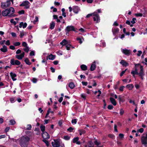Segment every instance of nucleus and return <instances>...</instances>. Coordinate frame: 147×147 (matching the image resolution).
Returning <instances> with one entry per match:
<instances>
[{
    "instance_id": "09e8293b",
    "label": "nucleus",
    "mask_w": 147,
    "mask_h": 147,
    "mask_svg": "<svg viewBox=\"0 0 147 147\" xmlns=\"http://www.w3.org/2000/svg\"><path fill=\"white\" fill-rule=\"evenodd\" d=\"M142 52L141 51H138V53L137 54V55L138 56H140L141 54H142Z\"/></svg>"
},
{
    "instance_id": "6ab92c4d",
    "label": "nucleus",
    "mask_w": 147,
    "mask_h": 147,
    "mask_svg": "<svg viewBox=\"0 0 147 147\" xmlns=\"http://www.w3.org/2000/svg\"><path fill=\"white\" fill-rule=\"evenodd\" d=\"M0 50L4 53L6 52L7 51V47L5 45H3V47L0 49Z\"/></svg>"
},
{
    "instance_id": "de8ad7c7",
    "label": "nucleus",
    "mask_w": 147,
    "mask_h": 147,
    "mask_svg": "<svg viewBox=\"0 0 147 147\" xmlns=\"http://www.w3.org/2000/svg\"><path fill=\"white\" fill-rule=\"evenodd\" d=\"M22 45L25 47H27V44L25 42H23L22 43Z\"/></svg>"
},
{
    "instance_id": "5fc2aeb1",
    "label": "nucleus",
    "mask_w": 147,
    "mask_h": 147,
    "mask_svg": "<svg viewBox=\"0 0 147 147\" xmlns=\"http://www.w3.org/2000/svg\"><path fill=\"white\" fill-rule=\"evenodd\" d=\"M71 122L72 123L76 124L77 123V120L76 119H72L71 121Z\"/></svg>"
},
{
    "instance_id": "e2e57ef3",
    "label": "nucleus",
    "mask_w": 147,
    "mask_h": 147,
    "mask_svg": "<svg viewBox=\"0 0 147 147\" xmlns=\"http://www.w3.org/2000/svg\"><path fill=\"white\" fill-rule=\"evenodd\" d=\"M125 87L124 86H122L119 89V90L120 91H123V89H124V88Z\"/></svg>"
},
{
    "instance_id": "49530a36",
    "label": "nucleus",
    "mask_w": 147,
    "mask_h": 147,
    "mask_svg": "<svg viewBox=\"0 0 147 147\" xmlns=\"http://www.w3.org/2000/svg\"><path fill=\"white\" fill-rule=\"evenodd\" d=\"M50 108H49L48 109V110L47 111V113L46 115L45 116V117L46 118H47V117L48 116V115L50 113Z\"/></svg>"
},
{
    "instance_id": "20e7f679",
    "label": "nucleus",
    "mask_w": 147,
    "mask_h": 147,
    "mask_svg": "<svg viewBox=\"0 0 147 147\" xmlns=\"http://www.w3.org/2000/svg\"><path fill=\"white\" fill-rule=\"evenodd\" d=\"M52 144L54 147H59L60 145V140L59 139L54 140L52 142Z\"/></svg>"
},
{
    "instance_id": "7ed1b4c3",
    "label": "nucleus",
    "mask_w": 147,
    "mask_h": 147,
    "mask_svg": "<svg viewBox=\"0 0 147 147\" xmlns=\"http://www.w3.org/2000/svg\"><path fill=\"white\" fill-rule=\"evenodd\" d=\"M141 140L142 144L144 145H146L147 144V133L146 134H143Z\"/></svg>"
},
{
    "instance_id": "9b49d317",
    "label": "nucleus",
    "mask_w": 147,
    "mask_h": 147,
    "mask_svg": "<svg viewBox=\"0 0 147 147\" xmlns=\"http://www.w3.org/2000/svg\"><path fill=\"white\" fill-rule=\"evenodd\" d=\"M8 10L9 16L10 17L14 13L15 11L14 8L12 7H11L9 9H7Z\"/></svg>"
},
{
    "instance_id": "423d86ee",
    "label": "nucleus",
    "mask_w": 147,
    "mask_h": 147,
    "mask_svg": "<svg viewBox=\"0 0 147 147\" xmlns=\"http://www.w3.org/2000/svg\"><path fill=\"white\" fill-rule=\"evenodd\" d=\"M138 67H140V72L139 73H138V74L141 77V79H143V78L142 76L145 75V74L143 71V66L140 64V65L138 66Z\"/></svg>"
},
{
    "instance_id": "4c0bfd02",
    "label": "nucleus",
    "mask_w": 147,
    "mask_h": 147,
    "mask_svg": "<svg viewBox=\"0 0 147 147\" xmlns=\"http://www.w3.org/2000/svg\"><path fill=\"white\" fill-rule=\"evenodd\" d=\"M38 17L36 16L35 17V20L33 21V23L34 24H35L36 22H38Z\"/></svg>"
},
{
    "instance_id": "2f4dec72",
    "label": "nucleus",
    "mask_w": 147,
    "mask_h": 147,
    "mask_svg": "<svg viewBox=\"0 0 147 147\" xmlns=\"http://www.w3.org/2000/svg\"><path fill=\"white\" fill-rule=\"evenodd\" d=\"M24 61L28 65H30L31 64V63L29 61V59L27 58L25 59Z\"/></svg>"
},
{
    "instance_id": "f257e3e1",
    "label": "nucleus",
    "mask_w": 147,
    "mask_h": 147,
    "mask_svg": "<svg viewBox=\"0 0 147 147\" xmlns=\"http://www.w3.org/2000/svg\"><path fill=\"white\" fill-rule=\"evenodd\" d=\"M30 139L27 136H22L20 140V144L22 147H26V143L29 141Z\"/></svg>"
},
{
    "instance_id": "393cba45",
    "label": "nucleus",
    "mask_w": 147,
    "mask_h": 147,
    "mask_svg": "<svg viewBox=\"0 0 147 147\" xmlns=\"http://www.w3.org/2000/svg\"><path fill=\"white\" fill-rule=\"evenodd\" d=\"M80 67L84 71L86 70L87 69V66L85 65H81Z\"/></svg>"
},
{
    "instance_id": "8fccbe9b",
    "label": "nucleus",
    "mask_w": 147,
    "mask_h": 147,
    "mask_svg": "<svg viewBox=\"0 0 147 147\" xmlns=\"http://www.w3.org/2000/svg\"><path fill=\"white\" fill-rule=\"evenodd\" d=\"M127 70V69H126L124 71H122L120 73V76H122L123 74L125 73V71H126V70Z\"/></svg>"
},
{
    "instance_id": "72a5a7b5",
    "label": "nucleus",
    "mask_w": 147,
    "mask_h": 147,
    "mask_svg": "<svg viewBox=\"0 0 147 147\" xmlns=\"http://www.w3.org/2000/svg\"><path fill=\"white\" fill-rule=\"evenodd\" d=\"M25 33H26L24 32H21L20 33V37L22 38L23 37V36L25 35Z\"/></svg>"
},
{
    "instance_id": "5701e85b",
    "label": "nucleus",
    "mask_w": 147,
    "mask_h": 147,
    "mask_svg": "<svg viewBox=\"0 0 147 147\" xmlns=\"http://www.w3.org/2000/svg\"><path fill=\"white\" fill-rule=\"evenodd\" d=\"M55 57V55H53L52 54H51L48 56V58L49 59L51 60H54Z\"/></svg>"
},
{
    "instance_id": "dca6fc26",
    "label": "nucleus",
    "mask_w": 147,
    "mask_h": 147,
    "mask_svg": "<svg viewBox=\"0 0 147 147\" xmlns=\"http://www.w3.org/2000/svg\"><path fill=\"white\" fill-rule=\"evenodd\" d=\"M122 51L123 53L126 55H129L130 53L129 50L126 49H123L122 50Z\"/></svg>"
},
{
    "instance_id": "c756f323",
    "label": "nucleus",
    "mask_w": 147,
    "mask_h": 147,
    "mask_svg": "<svg viewBox=\"0 0 147 147\" xmlns=\"http://www.w3.org/2000/svg\"><path fill=\"white\" fill-rule=\"evenodd\" d=\"M69 86L71 89H73L75 87L74 84L73 82H70L69 84Z\"/></svg>"
},
{
    "instance_id": "f8f14e48",
    "label": "nucleus",
    "mask_w": 147,
    "mask_h": 147,
    "mask_svg": "<svg viewBox=\"0 0 147 147\" xmlns=\"http://www.w3.org/2000/svg\"><path fill=\"white\" fill-rule=\"evenodd\" d=\"M25 55L24 52H23L20 55H16L15 56L19 60L22 59L24 57Z\"/></svg>"
},
{
    "instance_id": "774afa93",
    "label": "nucleus",
    "mask_w": 147,
    "mask_h": 147,
    "mask_svg": "<svg viewBox=\"0 0 147 147\" xmlns=\"http://www.w3.org/2000/svg\"><path fill=\"white\" fill-rule=\"evenodd\" d=\"M34 51H31L30 53V56H34Z\"/></svg>"
},
{
    "instance_id": "ea45409f",
    "label": "nucleus",
    "mask_w": 147,
    "mask_h": 147,
    "mask_svg": "<svg viewBox=\"0 0 147 147\" xmlns=\"http://www.w3.org/2000/svg\"><path fill=\"white\" fill-rule=\"evenodd\" d=\"M45 126H44L42 125L40 126V128L41 129V130L42 131H43L45 130Z\"/></svg>"
},
{
    "instance_id": "e433bc0d",
    "label": "nucleus",
    "mask_w": 147,
    "mask_h": 147,
    "mask_svg": "<svg viewBox=\"0 0 147 147\" xmlns=\"http://www.w3.org/2000/svg\"><path fill=\"white\" fill-rule=\"evenodd\" d=\"M32 128V126L31 125L28 124L27 125V127L26 128V129L30 130Z\"/></svg>"
},
{
    "instance_id": "c9c22d12",
    "label": "nucleus",
    "mask_w": 147,
    "mask_h": 147,
    "mask_svg": "<svg viewBox=\"0 0 147 147\" xmlns=\"http://www.w3.org/2000/svg\"><path fill=\"white\" fill-rule=\"evenodd\" d=\"M23 50L26 52L28 53L29 51V49L28 47H26L23 49Z\"/></svg>"
},
{
    "instance_id": "bb28decb",
    "label": "nucleus",
    "mask_w": 147,
    "mask_h": 147,
    "mask_svg": "<svg viewBox=\"0 0 147 147\" xmlns=\"http://www.w3.org/2000/svg\"><path fill=\"white\" fill-rule=\"evenodd\" d=\"M55 26V23L53 22H52L50 24V28L51 29H53Z\"/></svg>"
},
{
    "instance_id": "0eeeda50",
    "label": "nucleus",
    "mask_w": 147,
    "mask_h": 147,
    "mask_svg": "<svg viewBox=\"0 0 147 147\" xmlns=\"http://www.w3.org/2000/svg\"><path fill=\"white\" fill-rule=\"evenodd\" d=\"M10 63L13 65H19L21 64V63L18 60H15L13 59H11Z\"/></svg>"
},
{
    "instance_id": "0e129e2a",
    "label": "nucleus",
    "mask_w": 147,
    "mask_h": 147,
    "mask_svg": "<svg viewBox=\"0 0 147 147\" xmlns=\"http://www.w3.org/2000/svg\"><path fill=\"white\" fill-rule=\"evenodd\" d=\"M117 125H114V130L115 131L117 132H118L117 129Z\"/></svg>"
},
{
    "instance_id": "4468645a",
    "label": "nucleus",
    "mask_w": 147,
    "mask_h": 147,
    "mask_svg": "<svg viewBox=\"0 0 147 147\" xmlns=\"http://www.w3.org/2000/svg\"><path fill=\"white\" fill-rule=\"evenodd\" d=\"M27 25V24L26 23H24L23 22H21L19 24V27L20 28L22 27L23 28H26Z\"/></svg>"
},
{
    "instance_id": "4d7b16f0",
    "label": "nucleus",
    "mask_w": 147,
    "mask_h": 147,
    "mask_svg": "<svg viewBox=\"0 0 147 147\" xmlns=\"http://www.w3.org/2000/svg\"><path fill=\"white\" fill-rule=\"evenodd\" d=\"M18 13L20 15L23 14L24 13V11L23 10H22L19 11Z\"/></svg>"
},
{
    "instance_id": "a211bd4d",
    "label": "nucleus",
    "mask_w": 147,
    "mask_h": 147,
    "mask_svg": "<svg viewBox=\"0 0 147 147\" xmlns=\"http://www.w3.org/2000/svg\"><path fill=\"white\" fill-rule=\"evenodd\" d=\"M10 75L13 81H15L16 80V79L15 78L16 76L15 74L12 72H11L10 73Z\"/></svg>"
},
{
    "instance_id": "864d4df0",
    "label": "nucleus",
    "mask_w": 147,
    "mask_h": 147,
    "mask_svg": "<svg viewBox=\"0 0 147 147\" xmlns=\"http://www.w3.org/2000/svg\"><path fill=\"white\" fill-rule=\"evenodd\" d=\"M129 102L130 103H132L134 105L136 106V105L135 104V102L134 101L131 100V99H129Z\"/></svg>"
},
{
    "instance_id": "2eb2a0df",
    "label": "nucleus",
    "mask_w": 147,
    "mask_h": 147,
    "mask_svg": "<svg viewBox=\"0 0 147 147\" xmlns=\"http://www.w3.org/2000/svg\"><path fill=\"white\" fill-rule=\"evenodd\" d=\"M8 10L7 9H5V11H3L2 12V15L3 16H9V14L8 13Z\"/></svg>"
},
{
    "instance_id": "6e6552de",
    "label": "nucleus",
    "mask_w": 147,
    "mask_h": 147,
    "mask_svg": "<svg viewBox=\"0 0 147 147\" xmlns=\"http://www.w3.org/2000/svg\"><path fill=\"white\" fill-rule=\"evenodd\" d=\"M30 3L27 1L23 2L20 5V6H24L25 8L26 9L28 8L29 7Z\"/></svg>"
},
{
    "instance_id": "f704fd0d",
    "label": "nucleus",
    "mask_w": 147,
    "mask_h": 147,
    "mask_svg": "<svg viewBox=\"0 0 147 147\" xmlns=\"http://www.w3.org/2000/svg\"><path fill=\"white\" fill-rule=\"evenodd\" d=\"M79 139V138L78 137L74 138L73 140V142L74 143H76L78 141Z\"/></svg>"
},
{
    "instance_id": "338daca9",
    "label": "nucleus",
    "mask_w": 147,
    "mask_h": 147,
    "mask_svg": "<svg viewBox=\"0 0 147 147\" xmlns=\"http://www.w3.org/2000/svg\"><path fill=\"white\" fill-rule=\"evenodd\" d=\"M118 99L120 102H123L124 101L122 100L121 97L120 96H119Z\"/></svg>"
},
{
    "instance_id": "bf43d9fd",
    "label": "nucleus",
    "mask_w": 147,
    "mask_h": 147,
    "mask_svg": "<svg viewBox=\"0 0 147 147\" xmlns=\"http://www.w3.org/2000/svg\"><path fill=\"white\" fill-rule=\"evenodd\" d=\"M136 19L135 18H134L132 19V20L131 21V22L133 24H134L135 23V21L136 20Z\"/></svg>"
},
{
    "instance_id": "f3484780",
    "label": "nucleus",
    "mask_w": 147,
    "mask_h": 147,
    "mask_svg": "<svg viewBox=\"0 0 147 147\" xmlns=\"http://www.w3.org/2000/svg\"><path fill=\"white\" fill-rule=\"evenodd\" d=\"M79 10V9L78 7L77 6H74L73 8V10L74 12L76 13H77Z\"/></svg>"
},
{
    "instance_id": "c03bdc74",
    "label": "nucleus",
    "mask_w": 147,
    "mask_h": 147,
    "mask_svg": "<svg viewBox=\"0 0 147 147\" xmlns=\"http://www.w3.org/2000/svg\"><path fill=\"white\" fill-rule=\"evenodd\" d=\"M144 131V129L143 128H141L138 130V132H140L141 133H142Z\"/></svg>"
},
{
    "instance_id": "9d476101",
    "label": "nucleus",
    "mask_w": 147,
    "mask_h": 147,
    "mask_svg": "<svg viewBox=\"0 0 147 147\" xmlns=\"http://www.w3.org/2000/svg\"><path fill=\"white\" fill-rule=\"evenodd\" d=\"M65 30L67 32L71 31H75V28L74 26H68L66 27Z\"/></svg>"
},
{
    "instance_id": "4be33fe9",
    "label": "nucleus",
    "mask_w": 147,
    "mask_h": 147,
    "mask_svg": "<svg viewBox=\"0 0 147 147\" xmlns=\"http://www.w3.org/2000/svg\"><path fill=\"white\" fill-rule=\"evenodd\" d=\"M110 99L111 102L113 105L115 106L117 105L116 102L114 98H110Z\"/></svg>"
},
{
    "instance_id": "a878e982",
    "label": "nucleus",
    "mask_w": 147,
    "mask_h": 147,
    "mask_svg": "<svg viewBox=\"0 0 147 147\" xmlns=\"http://www.w3.org/2000/svg\"><path fill=\"white\" fill-rule=\"evenodd\" d=\"M68 43V41L65 39L63 40L62 41L60 42V44L63 45H65Z\"/></svg>"
},
{
    "instance_id": "3c124183",
    "label": "nucleus",
    "mask_w": 147,
    "mask_h": 147,
    "mask_svg": "<svg viewBox=\"0 0 147 147\" xmlns=\"http://www.w3.org/2000/svg\"><path fill=\"white\" fill-rule=\"evenodd\" d=\"M94 143L97 146L100 144V142L96 140L94 141Z\"/></svg>"
},
{
    "instance_id": "6e6d98bb",
    "label": "nucleus",
    "mask_w": 147,
    "mask_h": 147,
    "mask_svg": "<svg viewBox=\"0 0 147 147\" xmlns=\"http://www.w3.org/2000/svg\"><path fill=\"white\" fill-rule=\"evenodd\" d=\"M124 112V111L123 109H121L120 110V115H122L123 114Z\"/></svg>"
},
{
    "instance_id": "cd10ccee",
    "label": "nucleus",
    "mask_w": 147,
    "mask_h": 147,
    "mask_svg": "<svg viewBox=\"0 0 147 147\" xmlns=\"http://www.w3.org/2000/svg\"><path fill=\"white\" fill-rule=\"evenodd\" d=\"M96 68V65L94 63L92 64L90 67V70L91 71H94Z\"/></svg>"
},
{
    "instance_id": "680f3d73",
    "label": "nucleus",
    "mask_w": 147,
    "mask_h": 147,
    "mask_svg": "<svg viewBox=\"0 0 147 147\" xmlns=\"http://www.w3.org/2000/svg\"><path fill=\"white\" fill-rule=\"evenodd\" d=\"M32 82L34 83H36L37 81V79L35 78H33L32 80Z\"/></svg>"
},
{
    "instance_id": "1a4fd4ad",
    "label": "nucleus",
    "mask_w": 147,
    "mask_h": 147,
    "mask_svg": "<svg viewBox=\"0 0 147 147\" xmlns=\"http://www.w3.org/2000/svg\"><path fill=\"white\" fill-rule=\"evenodd\" d=\"M97 15V14H96V12H94L92 13L88 14L86 16V18H89L90 16H93V20L95 21L96 20L95 18L96 17H97V18H98V16Z\"/></svg>"
},
{
    "instance_id": "a19ab883",
    "label": "nucleus",
    "mask_w": 147,
    "mask_h": 147,
    "mask_svg": "<svg viewBox=\"0 0 147 147\" xmlns=\"http://www.w3.org/2000/svg\"><path fill=\"white\" fill-rule=\"evenodd\" d=\"M45 139H44L43 140V141L46 144L47 146H48L49 145V142L48 141L45 140Z\"/></svg>"
},
{
    "instance_id": "13d9d810",
    "label": "nucleus",
    "mask_w": 147,
    "mask_h": 147,
    "mask_svg": "<svg viewBox=\"0 0 147 147\" xmlns=\"http://www.w3.org/2000/svg\"><path fill=\"white\" fill-rule=\"evenodd\" d=\"M113 107L111 105H109L108 106V108L109 109H113Z\"/></svg>"
},
{
    "instance_id": "69168bd1",
    "label": "nucleus",
    "mask_w": 147,
    "mask_h": 147,
    "mask_svg": "<svg viewBox=\"0 0 147 147\" xmlns=\"http://www.w3.org/2000/svg\"><path fill=\"white\" fill-rule=\"evenodd\" d=\"M10 22L11 23H13L15 25L16 24V22L14 21V20L13 19H11L10 20Z\"/></svg>"
},
{
    "instance_id": "a18cd8bd",
    "label": "nucleus",
    "mask_w": 147,
    "mask_h": 147,
    "mask_svg": "<svg viewBox=\"0 0 147 147\" xmlns=\"http://www.w3.org/2000/svg\"><path fill=\"white\" fill-rule=\"evenodd\" d=\"M135 15L136 17H139V16H142V14L141 13H136L135 14Z\"/></svg>"
},
{
    "instance_id": "37998d69",
    "label": "nucleus",
    "mask_w": 147,
    "mask_h": 147,
    "mask_svg": "<svg viewBox=\"0 0 147 147\" xmlns=\"http://www.w3.org/2000/svg\"><path fill=\"white\" fill-rule=\"evenodd\" d=\"M64 138L66 140H68L70 138V137L68 136H65L64 137Z\"/></svg>"
},
{
    "instance_id": "b1692460",
    "label": "nucleus",
    "mask_w": 147,
    "mask_h": 147,
    "mask_svg": "<svg viewBox=\"0 0 147 147\" xmlns=\"http://www.w3.org/2000/svg\"><path fill=\"white\" fill-rule=\"evenodd\" d=\"M96 14H97V16H98V18L97 17H96L95 18V19H96V20L95 21H94V22H95L96 23H98L99 22H100V17H99V15L97 13V12H96Z\"/></svg>"
},
{
    "instance_id": "052dcab7",
    "label": "nucleus",
    "mask_w": 147,
    "mask_h": 147,
    "mask_svg": "<svg viewBox=\"0 0 147 147\" xmlns=\"http://www.w3.org/2000/svg\"><path fill=\"white\" fill-rule=\"evenodd\" d=\"M21 50L20 49H18L16 52V53L17 54H19L21 53Z\"/></svg>"
},
{
    "instance_id": "ddd939ff",
    "label": "nucleus",
    "mask_w": 147,
    "mask_h": 147,
    "mask_svg": "<svg viewBox=\"0 0 147 147\" xmlns=\"http://www.w3.org/2000/svg\"><path fill=\"white\" fill-rule=\"evenodd\" d=\"M42 136L44 139H48L50 137L49 135L46 132H43L42 134Z\"/></svg>"
},
{
    "instance_id": "79ce46f5",
    "label": "nucleus",
    "mask_w": 147,
    "mask_h": 147,
    "mask_svg": "<svg viewBox=\"0 0 147 147\" xmlns=\"http://www.w3.org/2000/svg\"><path fill=\"white\" fill-rule=\"evenodd\" d=\"M14 45L16 46H19L20 45V42H15L14 43H13Z\"/></svg>"
},
{
    "instance_id": "58836bf2",
    "label": "nucleus",
    "mask_w": 147,
    "mask_h": 147,
    "mask_svg": "<svg viewBox=\"0 0 147 147\" xmlns=\"http://www.w3.org/2000/svg\"><path fill=\"white\" fill-rule=\"evenodd\" d=\"M10 124L11 125H14L16 123L15 121L13 120H11L10 121Z\"/></svg>"
},
{
    "instance_id": "473e14b6",
    "label": "nucleus",
    "mask_w": 147,
    "mask_h": 147,
    "mask_svg": "<svg viewBox=\"0 0 147 147\" xmlns=\"http://www.w3.org/2000/svg\"><path fill=\"white\" fill-rule=\"evenodd\" d=\"M88 146L90 147H93L94 146V144L93 142L91 141L88 142Z\"/></svg>"
},
{
    "instance_id": "f03ea898",
    "label": "nucleus",
    "mask_w": 147,
    "mask_h": 147,
    "mask_svg": "<svg viewBox=\"0 0 147 147\" xmlns=\"http://www.w3.org/2000/svg\"><path fill=\"white\" fill-rule=\"evenodd\" d=\"M13 0H7L6 2L2 3L1 7L3 8H5L8 7L11 5V3L13 4Z\"/></svg>"
},
{
    "instance_id": "aec40b11",
    "label": "nucleus",
    "mask_w": 147,
    "mask_h": 147,
    "mask_svg": "<svg viewBox=\"0 0 147 147\" xmlns=\"http://www.w3.org/2000/svg\"><path fill=\"white\" fill-rule=\"evenodd\" d=\"M119 30L117 28H113L112 30V32L114 35H115L119 32Z\"/></svg>"
},
{
    "instance_id": "412c9836",
    "label": "nucleus",
    "mask_w": 147,
    "mask_h": 147,
    "mask_svg": "<svg viewBox=\"0 0 147 147\" xmlns=\"http://www.w3.org/2000/svg\"><path fill=\"white\" fill-rule=\"evenodd\" d=\"M120 63L124 66H126L129 65L128 63L123 60H122L120 62Z\"/></svg>"
},
{
    "instance_id": "c85d7f7f",
    "label": "nucleus",
    "mask_w": 147,
    "mask_h": 147,
    "mask_svg": "<svg viewBox=\"0 0 147 147\" xmlns=\"http://www.w3.org/2000/svg\"><path fill=\"white\" fill-rule=\"evenodd\" d=\"M126 87L128 88L129 90H131L134 87V86L132 84H129L127 85L126 86Z\"/></svg>"
},
{
    "instance_id": "603ef678",
    "label": "nucleus",
    "mask_w": 147,
    "mask_h": 147,
    "mask_svg": "<svg viewBox=\"0 0 147 147\" xmlns=\"http://www.w3.org/2000/svg\"><path fill=\"white\" fill-rule=\"evenodd\" d=\"M71 47V45H68L66 46V48L67 50H69Z\"/></svg>"
},
{
    "instance_id": "7c9ffc66",
    "label": "nucleus",
    "mask_w": 147,
    "mask_h": 147,
    "mask_svg": "<svg viewBox=\"0 0 147 147\" xmlns=\"http://www.w3.org/2000/svg\"><path fill=\"white\" fill-rule=\"evenodd\" d=\"M77 39L79 41V42L80 44H82V40H84V39L82 37H81V38H77Z\"/></svg>"
},
{
    "instance_id": "39448f33",
    "label": "nucleus",
    "mask_w": 147,
    "mask_h": 147,
    "mask_svg": "<svg viewBox=\"0 0 147 147\" xmlns=\"http://www.w3.org/2000/svg\"><path fill=\"white\" fill-rule=\"evenodd\" d=\"M135 70L132 71L131 72V74L133 75L134 77H135V74H138L137 68L140 65V64L139 63L135 64Z\"/></svg>"
}]
</instances>
